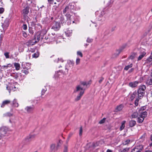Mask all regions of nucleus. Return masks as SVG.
Listing matches in <instances>:
<instances>
[{"instance_id": "nucleus-18", "label": "nucleus", "mask_w": 152, "mask_h": 152, "mask_svg": "<svg viewBox=\"0 0 152 152\" xmlns=\"http://www.w3.org/2000/svg\"><path fill=\"white\" fill-rule=\"evenodd\" d=\"M59 19H60V21L59 23H61L63 25L65 24L66 22L65 20H64V17L63 16L61 15L60 16Z\"/></svg>"}, {"instance_id": "nucleus-15", "label": "nucleus", "mask_w": 152, "mask_h": 152, "mask_svg": "<svg viewBox=\"0 0 152 152\" xmlns=\"http://www.w3.org/2000/svg\"><path fill=\"white\" fill-rule=\"evenodd\" d=\"M33 41L34 40L33 39L29 40L28 41L25 43V44L27 46H28L33 45L35 44V42H34Z\"/></svg>"}, {"instance_id": "nucleus-44", "label": "nucleus", "mask_w": 152, "mask_h": 152, "mask_svg": "<svg viewBox=\"0 0 152 152\" xmlns=\"http://www.w3.org/2000/svg\"><path fill=\"white\" fill-rule=\"evenodd\" d=\"M105 120L106 118H104L103 119H102L99 121V123L100 124L104 123Z\"/></svg>"}, {"instance_id": "nucleus-50", "label": "nucleus", "mask_w": 152, "mask_h": 152, "mask_svg": "<svg viewBox=\"0 0 152 152\" xmlns=\"http://www.w3.org/2000/svg\"><path fill=\"white\" fill-rule=\"evenodd\" d=\"M93 39H92L88 38L86 40V41L87 42L90 43L91 42L93 41Z\"/></svg>"}, {"instance_id": "nucleus-27", "label": "nucleus", "mask_w": 152, "mask_h": 152, "mask_svg": "<svg viewBox=\"0 0 152 152\" xmlns=\"http://www.w3.org/2000/svg\"><path fill=\"white\" fill-rule=\"evenodd\" d=\"M146 89V86L144 85H142L139 86L138 89L142 91L145 92V90Z\"/></svg>"}, {"instance_id": "nucleus-35", "label": "nucleus", "mask_w": 152, "mask_h": 152, "mask_svg": "<svg viewBox=\"0 0 152 152\" xmlns=\"http://www.w3.org/2000/svg\"><path fill=\"white\" fill-rule=\"evenodd\" d=\"M55 37H52L51 36H50L49 35L48 36L47 38L46 37H45V38L46 39H49V41H52L54 40Z\"/></svg>"}, {"instance_id": "nucleus-41", "label": "nucleus", "mask_w": 152, "mask_h": 152, "mask_svg": "<svg viewBox=\"0 0 152 152\" xmlns=\"http://www.w3.org/2000/svg\"><path fill=\"white\" fill-rule=\"evenodd\" d=\"M21 72L23 73H24L25 75H27L28 74L29 72L28 71V69L26 70L25 69H23L22 70Z\"/></svg>"}, {"instance_id": "nucleus-7", "label": "nucleus", "mask_w": 152, "mask_h": 152, "mask_svg": "<svg viewBox=\"0 0 152 152\" xmlns=\"http://www.w3.org/2000/svg\"><path fill=\"white\" fill-rule=\"evenodd\" d=\"M34 109V106L33 105L30 106H27L25 108V110H26L28 113H33Z\"/></svg>"}, {"instance_id": "nucleus-23", "label": "nucleus", "mask_w": 152, "mask_h": 152, "mask_svg": "<svg viewBox=\"0 0 152 152\" xmlns=\"http://www.w3.org/2000/svg\"><path fill=\"white\" fill-rule=\"evenodd\" d=\"M147 107L146 106H144L140 107L139 110V112L140 114H142L143 112H147L145 110L146 109Z\"/></svg>"}, {"instance_id": "nucleus-21", "label": "nucleus", "mask_w": 152, "mask_h": 152, "mask_svg": "<svg viewBox=\"0 0 152 152\" xmlns=\"http://www.w3.org/2000/svg\"><path fill=\"white\" fill-rule=\"evenodd\" d=\"M151 76L148 77L146 82V83L148 85H152V75Z\"/></svg>"}, {"instance_id": "nucleus-22", "label": "nucleus", "mask_w": 152, "mask_h": 152, "mask_svg": "<svg viewBox=\"0 0 152 152\" xmlns=\"http://www.w3.org/2000/svg\"><path fill=\"white\" fill-rule=\"evenodd\" d=\"M124 106L122 104H121L117 106L115 108L116 112H118L121 111L123 108Z\"/></svg>"}, {"instance_id": "nucleus-6", "label": "nucleus", "mask_w": 152, "mask_h": 152, "mask_svg": "<svg viewBox=\"0 0 152 152\" xmlns=\"http://www.w3.org/2000/svg\"><path fill=\"white\" fill-rule=\"evenodd\" d=\"M143 149V146L142 145H139L136 146L132 150V152H141Z\"/></svg>"}, {"instance_id": "nucleus-33", "label": "nucleus", "mask_w": 152, "mask_h": 152, "mask_svg": "<svg viewBox=\"0 0 152 152\" xmlns=\"http://www.w3.org/2000/svg\"><path fill=\"white\" fill-rule=\"evenodd\" d=\"M129 150V148H126L124 149H120L119 150V152H128Z\"/></svg>"}, {"instance_id": "nucleus-57", "label": "nucleus", "mask_w": 152, "mask_h": 152, "mask_svg": "<svg viewBox=\"0 0 152 152\" xmlns=\"http://www.w3.org/2000/svg\"><path fill=\"white\" fill-rule=\"evenodd\" d=\"M46 91V89H43L41 93L42 95H43L45 94V91Z\"/></svg>"}, {"instance_id": "nucleus-25", "label": "nucleus", "mask_w": 152, "mask_h": 152, "mask_svg": "<svg viewBox=\"0 0 152 152\" xmlns=\"http://www.w3.org/2000/svg\"><path fill=\"white\" fill-rule=\"evenodd\" d=\"M71 11L69 7V5L66 6L65 9L63 10L64 14L66 12H67L68 13H69V11Z\"/></svg>"}, {"instance_id": "nucleus-20", "label": "nucleus", "mask_w": 152, "mask_h": 152, "mask_svg": "<svg viewBox=\"0 0 152 152\" xmlns=\"http://www.w3.org/2000/svg\"><path fill=\"white\" fill-rule=\"evenodd\" d=\"M0 132L2 136H4L7 132L6 130L3 128L0 129Z\"/></svg>"}, {"instance_id": "nucleus-28", "label": "nucleus", "mask_w": 152, "mask_h": 152, "mask_svg": "<svg viewBox=\"0 0 152 152\" xmlns=\"http://www.w3.org/2000/svg\"><path fill=\"white\" fill-rule=\"evenodd\" d=\"M138 113L137 112H134L131 115L132 118H135L138 117Z\"/></svg>"}, {"instance_id": "nucleus-48", "label": "nucleus", "mask_w": 152, "mask_h": 152, "mask_svg": "<svg viewBox=\"0 0 152 152\" xmlns=\"http://www.w3.org/2000/svg\"><path fill=\"white\" fill-rule=\"evenodd\" d=\"M68 63L69 64L72 65L73 66L74 64V62L73 61L69 60L68 61Z\"/></svg>"}, {"instance_id": "nucleus-12", "label": "nucleus", "mask_w": 152, "mask_h": 152, "mask_svg": "<svg viewBox=\"0 0 152 152\" xmlns=\"http://www.w3.org/2000/svg\"><path fill=\"white\" fill-rule=\"evenodd\" d=\"M11 102V101L9 100H6L3 101L1 104V108H4L5 106L8 105Z\"/></svg>"}, {"instance_id": "nucleus-60", "label": "nucleus", "mask_w": 152, "mask_h": 152, "mask_svg": "<svg viewBox=\"0 0 152 152\" xmlns=\"http://www.w3.org/2000/svg\"><path fill=\"white\" fill-rule=\"evenodd\" d=\"M71 33H72L71 32H69V34H68V31H66L65 32V33L66 34V35H67V36H69H69L71 34Z\"/></svg>"}, {"instance_id": "nucleus-13", "label": "nucleus", "mask_w": 152, "mask_h": 152, "mask_svg": "<svg viewBox=\"0 0 152 152\" xmlns=\"http://www.w3.org/2000/svg\"><path fill=\"white\" fill-rule=\"evenodd\" d=\"M145 92L142 91L138 89L137 91V94L138 97L140 99H142L145 94Z\"/></svg>"}, {"instance_id": "nucleus-24", "label": "nucleus", "mask_w": 152, "mask_h": 152, "mask_svg": "<svg viewBox=\"0 0 152 152\" xmlns=\"http://www.w3.org/2000/svg\"><path fill=\"white\" fill-rule=\"evenodd\" d=\"M137 56V54L135 53H132L131 55L129 56V59L132 60Z\"/></svg>"}, {"instance_id": "nucleus-46", "label": "nucleus", "mask_w": 152, "mask_h": 152, "mask_svg": "<svg viewBox=\"0 0 152 152\" xmlns=\"http://www.w3.org/2000/svg\"><path fill=\"white\" fill-rule=\"evenodd\" d=\"M62 74V73L59 71V72H58L57 73L55 74V76L56 77L58 76V77H60L59 75H61Z\"/></svg>"}, {"instance_id": "nucleus-36", "label": "nucleus", "mask_w": 152, "mask_h": 152, "mask_svg": "<svg viewBox=\"0 0 152 152\" xmlns=\"http://www.w3.org/2000/svg\"><path fill=\"white\" fill-rule=\"evenodd\" d=\"M91 83H89V82H80V84L81 85L85 86H87L88 85H89Z\"/></svg>"}, {"instance_id": "nucleus-53", "label": "nucleus", "mask_w": 152, "mask_h": 152, "mask_svg": "<svg viewBox=\"0 0 152 152\" xmlns=\"http://www.w3.org/2000/svg\"><path fill=\"white\" fill-rule=\"evenodd\" d=\"M77 55L80 56L81 57L83 56L82 53L80 51H78L77 52Z\"/></svg>"}, {"instance_id": "nucleus-43", "label": "nucleus", "mask_w": 152, "mask_h": 152, "mask_svg": "<svg viewBox=\"0 0 152 152\" xmlns=\"http://www.w3.org/2000/svg\"><path fill=\"white\" fill-rule=\"evenodd\" d=\"M28 31L29 33L31 34H33L34 33V31L32 28L29 27Z\"/></svg>"}, {"instance_id": "nucleus-1", "label": "nucleus", "mask_w": 152, "mask_h": 152, "mask_svg": "<svg viewBox=\"0 0 152 152\" xmlns=\"http://www.w3.org/2000/svg\"><path fill=\"white\" fill-rule=\"evenodd\" d=\"M80 90H81V91H80L79 95L77 96V98L75 99V101H77L80 99L81 98L84 93L85 89L81 87L80 85H78L77 86L76 89L74 91V92L76 93Z\"/></svg>"}, {"instance_id": "nucleus-55", "label": "nucleus", "mask_w": 152, "mask_h": 152, "mask_svg": "<svg viewBox=\"0 0 152 152\" xmlns=\"http://www.w3.org/2000/svg\"><path fill=\"white\" fill-rule=\"evenodd\" d=\"M82 132H83L82 127H80V132H79V135L80 136H81V135L82 134Z\"/></svg>"}, {"instance_id": "nucleus-62", "label": "nucleus", "mask_w": 152, "mask_h": 152, "mask_svg": "<svg viewBox=\"0 0 152 152\" xmlns=\"http://www.w3.org/2000/svg\"><path fill=\"white\" fill-rule=\"evenodd\" d=\"M67 147L66 146H65L64 148V152H67Z\"/></svg>"}, {"instance_id": "nucleus-49", "label": "nucleus", "mask_w": 152, "mask_h": 152, "mask_svg": "<svg viewBox=\"0 0 152 152\" xmlns=\"http://www.w3.org/2000/svg\"><path fill=\"white\" fill-rule=\"evenodd\" d=\"M9 52H6L4 53V55L5 56L6 58H9Z\"/></svg>"}, {"instance_id": "nucleus-61", "label": "nucleus", "mask_w": 152, "mask_h": 152, "mask_svg": "<svg viewBox=\"0 0 152 152\" xmlns=\"http://www.w3.org/2000/svg\"><path fill=\"white\" fill-rule=\"evenodd\" d=\"M104 78L103 77H101L100 78V79L99 81V83H101L102 81L103 80H104Z\"/></svg>"}, {"instance_id": "nucleus-63", "label": "nucleus", "mask_w": 152, "mask_h": 152, "mask_svg": "<svg viewBox=\"0 0 152 152\" xmlns=\"http://www.w3.org/2000/svg\"><path fill=\"white\" fill-rule=\"evenodd\" d=\"M11 66V65L10 64H7V65H4V66H3V67H4V68H7L8 67H9L10 66Z\"/></svg>"}, {"instance_id": "nucleus-37", "label": "nucleus", "mask_w": 152, "mask_h": 152, "mask_svg": "<svg viewBox=\"0 0 152 152\" xmlns=\"http://www.w3.org/2000/svg\"><path fill=\"white\" fill-rule=\"evenodd\" d=\"M39 55V52H37L36 53H34L32 55V56L33 58H36L38 57Z\"/></svg>"}, {"instance_id": "nucleus-38", "label": "nucleus", "mask_w": 152, "mask_h": 152, "mask_svg": "<svg viewBox=\"0 0 152 152\" xmlns=\"http://www.w3.org/2000/svg\"><path fill=\"white\" fill-rule=\"evenodd\" d=\"M66 23L68 25H70L71 23V22L70 20L69 17H68V19L66 18Z\"/></svg>"}, {"instance_id": "nucleus-31", "label": "nucleus", "mask_w": 152, "mask_h": 152, "mask_svg": "<svg viewBox=\"0 0 152 152\" xmlns=\"http://www.w3.org/2000/svg\"><path fill=\"white\" fill-rule=\"evenodd\" d=\"M13 114L10 112H7L3 114L4 117H10L12 116Z\"/></svg>"}, {"instance_id": "nucleus-4", "label": "nucleus", "mask_w": 152, "mask_h": 152, "mask_svg": "<svg viewBox=\"0 0 152 152\" xmlns=\"http://www.w3.org/2000/svg\"><path fill=\"white\" fill-rule=\"evenodd\" d=\"M10 20V18H7L6 19L4 22L2 23L1 26L4 31H5L7 28V27L9 26Z\"/></svg>"}, {"instance_id": "nucleus-64", "label": "nucleus", "mask_w": 152, "mask_h": 152, "mask_svg": "<svg viewBox=\"0 0 152 152\" xmlns=\"http://www.w3.org/2000/svg\"><path fill=\"white\" fill-rule=\"evenodd\" d=\"M137 94V92L136 91H134L133 93L132 94V95L135 96Z\"/></svg>"}, {"instance_id": "nucleus-47", "label": "nucleus", "mask_w": 152, "mask_h": 152, "mask_svg": "<svg viewBox=\"0 0 152 152\" xmlns=\"http://www.w3.org/2000/svg\"><path fill=\"white\" fill-rule=\"evenodd\" d=\"M55 147V145L54 144H52L50 145V149L52 150L54 149Z\"/></svg>"}, {"instance_id": "nucleus-51", "label": "nucleus", "mask_w": 152, "mask_h": 152, "mask_svg": "<svg viewBox=\"0 0 152 152\" xmlns=\"http://www.w3.org/2000/svg\"><path fill=\"white\" fill-rule=\"evenodd\" d=\"M23 36L25 38L26 37H27V33L24 31H22Z\"/></svg>"}, {"instance_id": "nucleus-32", "label": "nucleus", "mask_w": 152, "mask_h": 152, "mask_svg": "<svg viewBox=\"0 0 152 152\" xmlns=\"http://www.w3.org/2000/svg\"><path fill=\"white\" fill-rule=\"evenodd\" d=\"M126 123V121H123L121 123V125L120 127V130L121 131L125 127V124Z\"/></svg>"}, {"instance_id": "nucleus-52", "label": "nucleus", "mask_w": 152, "mask_h": 152, "mask_svg": "<svg viewBox=\"0 0 152 152\" xmlns=\"http://www.w3.org/2000/svg\"><path fill=\"white\" fill-rule=\"evenodd\" d=\"M48 3L50 4H53L54 3V0H48Z\"/></svg>"}, {"instance_id": "nucleus-14", "label": "nucleus", "mask_w": 152, "mask_h": 152, "mask_svg": "<svg viewBox=\"0 0 152 152\" xmlns=\"http://www.w3.org/2000/svg\"><path fill=\"white\" fill-rule=\"evenodd\" d=\"M34 135H29L26 138V142H28L33 140L35 137Z\"/></svg>"}, {"instance_id": "nucleus-39", "label": "nucleus", "mask_w": 152, "mask_h": 152, "mask_svg": "<svg viewBox=\"0 0 152 152\" xmlns=\"http://www.w3.org/2000/svg\"><path fill=\"white\" fill-rule=\"evenodd\" d=\"M138 97V98H137L136 100H135L134 101V104L135 105V106H138V102L139 100V99H140Z\"/></svg>"}, {"instance_id": "nucleus-59", "label": "nucleus", "mask_w": 152, "mask_h": 152, "mask_svg": "<svg viewBox=\"0 0 152 152\" xmlns=\"http://www.w3.org/2000/svg\"><path fill=\"white\" fill-rule=\"evenodd\" d=\"M135 96H134L132 94L131 96L130 97V99L131 101H132L134 98Z\"/></svg>"}, {"instance_id": "nucleus-11", "label": "nucleus", "mask_w": 152, "mask_h": 152, "mask_svg": "<svg viewBox=\"0 0 152 152\" xmlns=\"http://www.w3.org/2000/svg\"><path fill=\"white\" fill-rule=\"evenodd\" d=\"M139 83V81H136L134 82H130L129 83V86L132 88L136 87Z\"/></svg>"}, {"instance_id": "nucleus-42", "label": "nucleus", "mask_w": 152, "mask_h": 152, "mask_svg": "<svg viewBox=\"0 0 152 152\" xmlns=\"http://www.w3.org/2000/svg\"><path fill=\"white\" fill-rule=\"evenodd\" d=\"M68 5L69 6L70 9L71 10H74V9L75 6L74 5H72V4H69Z\"/></svg>"}, {"instance_id": "nucleus-45", "label": "nucleus", "mask_w": 152, "mask_h": 152, "mask_svg": "<svg viewBox=\"0 0 152 152\" xmlns=\"http://www.w3.org/2000/svg\"><path fill=\"white\" fill-rule=\"evenodd\" d=\"M130 140H125L123 142V144L124 145H126L128 144L130 142Z\"/></svg>"}, {"instance_id": "nucleus-5", "label": "nucleus", "mask_w": 152, "mask_h": 152, "mask_svg": "<svg viewBox=\"0 0 152 152\" xmlns=\"http://www.w3.org/2000/svg\"><path fill=\"white\" fill-rule=\"evenodd\" d=\"M105 13L104 11H97L96 12L95 14L98 20H102V18L104 15Z\"/></svg>"}, {"instance_id": "nucleus-26", "label": "nucleus", "mask_w": 152, "mask_h": 152, "mask_svg": "<svg viewBox=\"0 0 152 152\" xmlns=\"http://www.w3.org/2000/svg\"><path fill=\"white\" fill-rule=\"evenodd\" d=\"M65 16H66V18L68 19V17H69V19H70V20L72 22V21L73 20L74 18V16L71 15L69 13H67L65 15Z\"/></svg>"}, {"instance_id": "nucleus-2", "label": "nucleus", "mask_w": 152, "mask_h": 152, "mask_svg": "<svg viewBox=\"0 0 152 152\" xmlns=\"http://www.w3.org/2000/svg\"><path fill=\"white\" fill-rule=\"evenodd\" d=\"M147 112H143L142 114H140L139 117L137 119V123L140 124L142 123L144 121L145 118L147 117Z\"/></svg>"}, {"instance_id": "nucleus-10", "label": "nucleus", "mask_w": 152, "mask_h": 152, "mask_svg": "<svg viewBox=\"0 0 152 152\" xmlns=\"http://www.w3.org/2000/svg\"><path fill=\"white\" fill-rule=\"evenodd\" d=\"M128 46V43H126L123 45L121 46L118 50H117L118 53L117 54V56H118L121 52L124 49Z\"/></svg>"}, {"instance_id": "nucleus-34", "label": "nucleus", "mask_w": 152, "mask_h": 152, "mask_svg": "<svg viewBox=\"0 0 152 152\" xmlns=\"http://www.w3.org/2000/svg\"><path fill=\"white\" fill-rule=\"evenodd\" d=\"M132 64L131 63L129 65L126 66L124 68V69L125 70L127 71L129 69V68L132 67Z\"/></svg>"}, {"instance_id": "nucleus-3", "label": "nucleus", "mask_w": 152, "mask_h": 152, "mask_svg": "<svg viewBox=\"0 0 152 152\" xmlns=\"http://www.w3.org/2000/svg\"><path fill=\"white\" fill-rule=\"evenodd\" d=\"M50 24L52 26L51 29L55 31L58 30L61 27L60 23L58 22L52 21Z\"/></svg>"}, {"instance_id": "nucleus-54", "label": "nucleus", "mask_w": 152, "mask_h": 152, "mask_svg": "<svg viewBox=\"0 0 152 152\" xmlns=\"http://www.w3.org/2000/svg\"><path fill=\"white\" fill-rule=\"evenodd\" d=\"M24 30H26L27 29V26L26 24H24L22 26Z\"/></svg>"}, {"instance_id": "nucleus-8", "label": "nucleus", "mask_w": 152, "mask_h": 152, "mask_svg": "<svg viewBox=\"0 0 152 152\" xmlns=\"http://www.w3.org/2000/svg\"><path fill=\"white\" fill-rule=\"evenodd\" d=\"M41 33H40L39 32L37 33L34 36V38L33 39L34 40H35V41H34L35 43H37L39 41L40 38L42 39H43V37H41Z\"/></svg>"}, {"instance_id": "nucleus-30", "label": "nucleus", "mask_w": 152, "mask_h": 152, "mask_svg": "<svg viewBox=\"0 0 152 152\" xmlns=\"http://www.w3.org/2000/svg\"><path fill=\"white\" fill-rule=\"evenodd\" d=\"M14 66L15 68V69L16 70H19L20 68V64L18 63H15L14 64Z\"/></svg>"}, {"instance_id": "nucleus-40", "label": "nucleus", "mask_w": 152, "mask_h": 152, "mask_svg": "<svg viewBox=\"0 0 152 152\" xmlns=\"http://www.w3.org/2000/svg\"><path fill=\"white\" fill-rule=\"evenodd\" d=\"M113 2V0H110L107 4V6L109 7H111Z\"/></svg>"}, {"instance_id": "nucleus-58", "label": "nucleus", "mask_w": 152, "mask_h": 152, "mask_svg": "<svg viewBox=\"0 0 152 152\" xmlns=\"http://www.w3.org/2000/svg\"><path fill=\"white\" fill-rule=\"evenodd\" d=\"M4 11V9L3 7L0 8V14H2Z\"/></svg>"}, {"instance_id": "nucleus-19", "label": "nucleus", "mask_w": 152, "mask_h": 152, "mask_svg": "<svg viewBox=\"0 0 152 152\" xmlns=\"http://www.w3.org/2000/svg\"><path fill=\"white\" fill-rule=\"evenodd\" d=\"M50 19L48 18H45L42 22V23L43 24L45 25H48L49 23H50Z\"/></svg>"}, {"instance_id": "nucleus-17", "label": "nucleus", "mask_w": 152, "mask_h": 152, "mask_svg": "<svg viewBox=\"0 0 152 152\" xmlns=\"http://www.w3.org/2000/svg\"><path fill=\"white\" fill-rule=\"evenodd\" d=\"M129 127H132L134 126L136 124V121L134 120H131L129 123Z\"/></svg>"}, {"instance_id": "nucleus-9", "label": "nucleus", "mask_w": 152, "mask_h": 152, "mask_svg": "<svg viewBox=\"0 0 152 152\" xmlns=\"http://www.w3.org/2000/svg\"><path fill=\"white\" fill-rule=\"evenodd\" d=\"M29 7L27 5L23 10L22 11L23 14V16L26 17L27 16L28 13L29 12Z\"/></svg>"}, {"instance_id": "nucleus-16", "label": "nucleus", "mask_w": 152, "mask_h": 152, "mask_svg": "<svg viewBox=\"0 0 152 152\" xmlns=\"http://www.w3.org/2000/svg\"><path fill=\"white\" fill-rule=\"evenodd\" d=\"M146 54V52L145 51H141L140 54L138 58L137 61H140L144 57Z\"/></svg>"}, {"instance_id": "nucleus-56", "label": "nucleus", "mask_w": 152, "mask_h": 152, "mask_svg": "<svg viewBox=\"0 0 152 152\" xmlns=\"http://www.w3.org/2000/svg\"><path fill=\"white\" fill-rule=\"evenodd\" d=\"M80 61V59L79 58H77L76 61V63L77 65L79 64Z\"/></svg>"}, {"instance_id": "nucleus-29", "label": "nucleus", "mask_w": 152, "mask_h": 152, "mask_svg": "<svg viewBox=\"0 0 152 152\" xmlns=\"http://www.w3.org/2000/svg\"><path fill=\"white\" fill-rule=\"evenodd\" d=\"M12 104L15 107H18L19 104L17 102V100L15 99H14L12 102Z\"/></svg>"}]
</instances>
